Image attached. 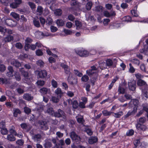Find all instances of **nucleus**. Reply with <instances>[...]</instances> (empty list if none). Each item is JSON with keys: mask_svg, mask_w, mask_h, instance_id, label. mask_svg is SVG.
I'll return each mask as SVG.
<instances>
[{"mask_svg": "<svg viewBox=\"0 0 148 148\" xmlns=\"http://www.w3.org/2000/svg\"><path fill=\"white\" fill-rule=\"evenodd\" d=\"M74 73L75 75L79 77H81L83 75L80 72L78 71L75 69L74 70Z\"/></svg>", "mask_w": 148, "mask_h": 148, "instance_id": "obj_46", "label": "nucleus"}, {"mask_svg": "<svg viewBox=\"0 0 148 148\" xmlns=\"http://www.w3.org/2000/svg\"><path fill=\"white\" fill-rule=\"evenodd\" d=\"M70 4L71 5L77 6H79L80 4L78 1L75 0H72L71 1Z\"/></svg>", "mask_w": 148, "mask_h": 148, "instance_id": "obj_49", "label": "nucleus"}, {"mask_svg": "<svg viewBox=\"0 0 148 148\" xmlns=\"http://www.w3.org/2000/svg\"><path fill=\"white\" fill-rule=\"evenodd\" d=\"M39 91L42 95H45L49 93L50 90L46 88L43 87L40 89Z\"/></svg>", "mask_w": 148, "mask_h": 148, "instance_id": "obj_17", "label": "nucleus"}, {"mask_svg": "<svg viewBox=\"0 0 148 148\" xmlns=\"http://www.w3.org/2000/svg\"><path fill=\"white\" fill-rule=\"evenodd\" d=\"M18 5L14 1L11 3L10 5V6L12 8H15L18 7Z\"/></svg>", "mask_w": 148, "mask_h": 148, "instance_id": "obj_61", "label": "nucleus"}, {"mask_svg": "<svg viewBox=\"0 0 148 148\" xmlns=\"http://www.w3.org/2000/svg\"><path fill=\"white\" fill-rule=\"evenodd\" d=\"M24 87L23 86H21L20 87H18L16 89V90L18 93L22 94L24 93Z\"/></svg>", "mask_w": 148, "mask_h": 148, "instance_id": "obj_35", "label": "nucleus"}, {"mask_svg": "<svg viewBox=\"0 0 148 148\" xmlns=\"http://www.w3.org/2000/svg\"><path fill=\"white\" fill-rule=\"evenodd\" d=\"M137 84L138 86H142L147 85L145 82L140 79H139L138 80L137 82Z\"/></svg>", "mask_w": 148, "mask_h": 148, "instance_id": "obj_29", "label": "nucleus"}, {"mask_svg": "<svg viewBox=\"0 0 148 148\" xmlns=\"http://www.w3.org/2000/svg\"><path fill=\"white\" fill-rule=\"evenodd\" d=\"M37 72H38V75L40 78H44L47 76V73L45 70H41Z\"/></svg>", "mask_w": 148, "mask_h": 148, "instance_id": "obj_12", "label": "nucleus"}, {"mask_svg": "<svg viewBox=\"0 0 148 148\" xmlns=\"http://www.w3.org/2000/svg\"><path fill=\"white\" fill-rule=\"evenodd\" d=\"M114 115L113 116L116 118H118L123 115V112L122 111H120L117 113H114Z\"/></svg>", "mask_w": 148, "mask_h": 148, "instance_id": "obj_34", "label": "nucleus"}, {"mask_svg": "<svg viewBox=\"0 0 148 148\" xmlns=\"http://www.w3.org/2000/svg\"><path fill=\"white\" fill-rule=\"evenodd\" d=\"M21 112L20 110L18 108H14L13 110V114L14 116L17 117L18 114H20Z\"/></svg>", "mask_w": 148, "mask_h": 148, "instance_id": "obj_27", "label": "nucleus"}, {"mask_svg": "<svg viewBox=\"0 0 148 148\" xmlns=\"http://www.w3.org/2000/svg\"><path fill=\"white\" fill-rule=\"evenodd\" d=\"M76 53L81 57H86L88 56V52L86 50H76Z\"/></svg>", "mask_w": 148, "mask_h": 148, "instance_id": "obj_4", "label": "nucleus"}, {"mask_svg": "<svg viewBox=\"0 0 148 148\" xmlns=\"http://www.w3.org/2000/svg\"><path fill=\"white\" fill-rule=\"evenodd\" d=\"M70 136L71 139L73 140L80 141L81 138L74 131L71 132L70 134Z\"/></svg>", "mask_w": 148, "mask_h": 148, "instance_id": "obj_2", "label": "nucleus"}, {"mask_svg": "<svg viewBox=\"0 0 148 148\" xmlns=\"http://www.w3.org/2000/svg\"><path fill=\"white\" fill-rule=\"evenodd\" d=\"M7 139L10 141H13L15 140V137L12 134H8L7 135Z\"/></svg>", "mask_w": 148, "mask_h": 148, "instance_id": "obj_30", "label": "nucleus"}, {"mask_svg": "<svg viewBox=\"0 0 148 148\" xmlns=\"http://www.w3.org/2000/svg\"><path fill=\"white\" fill-rule=\"evenodd\" d=\"M36 55L38 56H42L43 54V53L42 51L40 49H38L36 51Z\"/></svg>", "mask_w": 148, "mask_h": 148, "instance_id": "obj_59", "label": "nucleus"}, {"mask_svg": "<svg viewBox=\"0 0 148 148\" xmlns=\"http://www.w3.org/2000/svg\"><path fill=\"white\" fill-rule=\"evenodd\" d=\"M32 41V40L29 37H27L25 41V49L26 51H28L29 47L30 45L29 43H31Z\"/></svg>", "mask_w": 148, "mask_h": 148, "instance_id": "obj_8", "label": "nucleus"}, {"mask_svg": "<svg viewBox=\"0 0 148 148\" xmlns=\"http://www.w3.org/2000/svg\"><path fill=\"white\" fill-rule=\"evenodd\" d=\"M13 37L10 35H9L6 37L4 39L5 42H9L13 40Z\"/></svg>", "mask_w": 148, "mask_h": 148, "instance_id": "obj_37", "label": "nucleus"}, {"mask_svg": "<svg viewBox=\"0 0 148 148\" xmlns=\"http://www.w3.org/2000/svg\"><path fill=\"white\" fill-rule=\"evenodd\" d=\"M41 138V136L40 134H37L34 135L32 136V139L36 143H38L40 142Z\"/></svg>", "mask_w": 148, "mask_h": 148, "instance_id": "obj_16", "label": "nucleus"}, {"mask_svg": "<svg viewBox=\"0 0 148 148\" xmlns=\"http://www.w3.org/2000/svg\"><path fill=\"white\" fill-rule=\"evenodd\" d=\"M24 111L27 114L30 113L31 111V110L27 107H25L24 108Z\"/></svg>", "mask_w": 148, "mask_h": 148, "instance_id": "obj_63", "label": "nucleus"}, {"mask_svg": "<svg viewBox=\"0 0 148 148\" xmlns=\"http://www.w3.org/2000/svg\"><path fill=\"white\" fill-rule=\"evenodd\" d=\"M72 106L73 108L75 109L77 108L78 106V104L77 101L76 100L74 101L72 103Z\"/></svg>", "mask_w": 148, "mask_h": 148, "instance_id": "obj_53", "label": "nucleus"}, {"mask_svg": "<svg viewBox=\"0 0 148 148\" xmlns=\"http://www.w3.org/2000/svg\"><path fill=\"white\" fill-rule=\"evenodd\" d=\"M68 80L69 83L71 85L76 84L77 83V80L74 77L69 76L68 78Z\"/></svg>", "mask_w": 148, "mask_h": 148, "instance_id": "obj_10", "label": "nucleus"}, {"mask_svg": "<svg viewBox=\"0 0 148 148\" xmlns=\"http://www.w3.org/2000/svg\"><path fill=\"white\" fill-rule=\"evenodd\" d=\"M106 63L107 67H110L113 65V62L112 60L109 58H108L106 60Z\"/></svg>", "mask_w": 148, "mask_h": 148, "instance_id": "obj_24", "label": "nucleus"}, {"mask_svg": "<svg viewBox=\"0 0 148 148\" xmlns=\"http://www.w3.org/2000/svg\"><path fill=\"white\" fill-rule=\"evenodd\" d=\"M143 111H145L147 113H148V106L147 104H144L142 105Z\"/></svg>", "mask_w": 148, "mask_h": 148, "instance_id": "obj_55", "label": "nucleus"}, {"mask_svg": "<svg viewBox=\"0 0 148 148\" xmlns=\"http://www.w3.org/2000/svg\"><path fill=\"white\" fill-rule=\"evenodd\" d=\"M118 92H119V94H123L125 92V89L122 87L119 86L118 89Z\"/></svg>", "mask_w": 148, "mask_h": 148, "instance_id": "obj_45", "label": "nucleus"}, {"mask_svg": "<svg viewBox=\"0 0 148 148\" xmlns=\"http://www.w3.org/2000/svg\"><path fill=\"white\" fill-rule=\"evenodd\" d=\"M75 25L77 29H80L82 26L81 22L78 21H75Z\"/></svg>", "mask_w": 148, "mask_h": 148, "instance_id": "obj_50", "label": "nucleus"}, {"mask_svg": "<svg viewBox=\"0 0 148 148\" xmlns=\"http://www.w3.org/2000/svg\"><path fill=\"white\" fill-rule=\"evenodd\" d=\"M92 5V3L90 1L88 2L86 4V8L87 10H90L91 8Z\"/></svg>", "mask_w": 148, "mask_h": 148, "instance_id": "obj_51", "label": "nucleus"}, {"mask_svg": "<svg viewBox=\"0 0 148 148\" xmlns=\"http://www.w3.org/2000/svg\"><path fill=\"white\" fill-rule=\"evenodd\" d=\"M8 71L6 73V75L8 77H12L13 76V73L14 72L13 68L11 66H9L7 68Z\"/></svg>", "mask_w": 148, "mask_h": 148, "instance_id": "obj_13", "label": "nucleus"}, {"mask_svg": "<svg viewBox=\"0 0 148 148\" xmlns=\"http://www.w3.org/2000/svg\"><path fill=\"white\" fill-rule=\"evenodd\" d=\"M11 15L14 18L17 20H19L20 19L19 16L15 12H12L11 13Z\"/></svg>", "mask_w": 148, "mask_h": 148, "instance_id": "obj_36", "label": "nucleus"}, {"mask_svg": "<svg viewBox=\"0 0 148 148\" xmlns=\"http://www.w3.org/2000/svg\"><path fill=\"white\" fill-rule=\"evenodd\" d=\"M52 145L51 143L49 141H46L44 144V146L45 148H50Z\"/></svg>", "mask_w": 148, "mask_h": 148, "instance_id": "obj_41", "label": "nucleus"}, {"mask_svg": "<svg viewBox=\"0 0 148 148\" xmlns=\"http://www.w3.org/2000/svg\"><path fill=\"white\" fill-rule=\"evenodd\" d=\"M62 13V10L60 9H57L54 11V14L56 16H60L61 15Z\"/></svg>", "mask_w": 148, "mask_h": 148, "instance_id": "obj_38", "label": "nucleus"}, {"mask_svg": "<svg viewBox=\"0 0 148 148\" xmlns=\"http://www.w3.org/2000/svg\"><path fill=\"white\" fill-rule=\"evenodd\" d=\"M54 93L56 96L60 98H61L64 94V92L62 91L61 89L59 88H57L55 90Z\"/></svg>", "mask_w": 148, "mask_h": 148, "instance_id": "obj_11", "label": "nucleus"}, {"mask_svg": "<svg viewBox=\"0 0 148 148\" xmlns=\"http://www.w3.org/2000/svg\"><path fill=\"white\" fill-rule=\"evenodd\" d=\"M51 84L54 88H56L57 87L58 84L57 82L54 79H53L51 81Z\"/></svg>", "mask_w": 148, "mask_h": 148, "instance_id": "obj_64", "label": "nucleus"}, {"mask_svg": "<svg viewBox=\"0 0 148 148\" xmlns=\"http://www.w3.org/2000/svg\"><path fill=\"white\" fill-rule=\"evenodd\" d=\"M103 10V8L101 6H96L95 8V10L97 12H102Z\"/></svg>", "mask_w": 148, "mask_h": 148, "instance_id": "obj_42", "label": "nucleus"}, {"mask_svg": "<svg viewBox=\"0 0 148 148\" xmlns=\"http://www.w3.org/2000/svg\"><path fill=\"white\" fill-rule=\"evenodd\" d=\"M98 140V138L96 137H90L88 140L89 143L91 144H92L96 143Z\"/></svg>", "mask_w": 148, "mask_h": 148, "instance_id": "obj_25", "label": "nucleus"}, {"mask_svg": "<svg viewBox=\"0 0 148 148\" xmlns=\"http://www.w3.org/2000/svg\"><path fill=\"white\" fill-rule=\"evenodd\" d=\"M9 132L11 134H14L15 136L17 135L15 130V128L14 126H13L12 128L10 129Z\"/></svg>", "mask_w": 148, "mask_h": 148, "instance_id": "obj_47", "label": "nucleus"}, {"mask_svg": "<svg viewBox=\"0 0 148 148\" xmlns=\"http://www.w3.org/2000/svg\"><path fill=\"white\" fill-rule=\"evenodd\" d=\"M142 94L146 98H148V92L145 90L142 89Z\"/></svg>", "mask_w": 148, "mask_h": 148, "instance_id": "obj_62", "label": "nucleus"}, {"mask_svg": "<svg viewBox=\"0 0 148 148\" xmlns=\"http://www.w3.org/2000/svg\"><path fill=\"white\" fill-rule=\"evenodd\" d=\"M99 66L101 70L107 68L106 63L103 61H100L98 62Z\"/></svg>", "mask_w": 148, "mask_h": 148, "instance_id": "obj_18", "label": "nucleus"}, {"mask_svg": "<svg viewBox=\"0 0 148 148\" xmlns=\"http://www.w3.org/2000/svg\"><path fill=\"white\" fill-rule=\"evenodd\" d=\"M14 75L16 80L19 81L21 80V75L18 72H15Z\"/></svg>", "mask_w": 148, "mask_h": 148, "instance_id": "obj_32", "label": "nucleus"}, {"mask_svg": "<svg viewBox=\"0 0 148 148\" xmlns=\"http://www.w3.org/2000/svg\"><path fill=\"white\" fill-rule=\"evenodd\" d=\"M146 121V119L145 117H141L138 120L137 123L143 124L145 123Z\"/></svg>", "mask_w": 148, "mask_h": 148, "instance_id": "obj_39", "label": "nucleus"}, {"mask_svg": "<svg viewBox=\"0 0 148 148\" xmlns=\"http://www.w3.org/2000/svg\"><path fill=\"white\" fill-rule=\"evenodd\" d=\"M21 127L23 130H25L27 131L29 130L31 128L29 127V125L26 123H23L21 124Z\"/></svg>", "mask_w": 148, "mask_h": 148, "instance_id": "obj_28", "label": "nucleus"}, {"mask_svg": "<svg viewBox=\"0 0 148 148\" xmlns=\"http://www.w3.org/2000/svg\"><path fill=\"white\" fill-rule=\"evenodd\" d=\"M43 10V9L41 6H38L37 8L36 11L40 15L42 13Z\"/></svg>", "mask_w": 148, "mask_h": 148, "instance_id": "obj_43", "label": "nucleus"}, {"mask_svg": "<svg viewBox=\"0 0 148 148\" xmlns=\"http://www.w3.org/2000/svg\"><path fill=\"white\" fill-rule=\"evenodd\" d=\"M53 22L52 19L50 17H48L47 18L46 21V23L47 25H51L52 24Z\"/></svg>", "mask_w": 148, "mask_h": 148, "instance_id": "obj_52", "label": "nucleus"}, {"mask_svg": "<svg viewBox=\"0 0 148 148\" xmlns=\"http://www.w3.org/2000/svg\"><path fill=\"white\" fill-rule=\"evenodd\" d=\"M1 132L3 135H6L8 133V131L7 129L5 128L1 129Z\"/></svg>", "mask_w": 148, "mask_h": 148, "instance_id": "obj_58", "label": "nucleus"}, {"mask_svg": "<svg viewBox=\"0 0 148 148\" xmlns=\"http://www.w3.org/2000/svg\"><path fill=\"white\" fill-rule=\"evenodd\" d=\"M129 65L130 67L129 69V72L131 73H134L135 71V69L132 66V64L131 63L129 64Z\"/></svg>", "mask_w": 148, "mask_h": 148, "instance_id": "obj_57", "label": "nucleus"}, {"mask_svg": "<svg viewBox=\"0 0 148 148\" xmlns=\"http://www.w3.org/2000/svg\"><path fill=\"white\" fill-rule=\"evenodd\" d=\"M136 127L138 130L143 131H145L147 129V127L145 125L140 123L136 124Z\"/></svg>", "mask_w": 148, "mask_h": 148, "instance_id": "obj_15", "label": "nucleus"}, {"mask_svg": "<svg viewBox=\"0 0 148 148\" xmlns=\"http://www.w3.org/2000/svg\"><path fill=\"white\" fill-rule=\"evenodd\" d=\"M33 23L34 25L36 27H40V25L38 17L34 18Z\"/></svg>", "mask_w": 148, "mask_h": 148, "instance_id": "obj_23", "label": "nucleus"}, {"mask_svg": "<svg viewBox=\"0 0 148 148\" xmlns=\"http://www.w3.org/2000/svg\"><path fill=\"white\" fill-rule=\"evenodd\" d=\"M112 113H113L111 112H109L106 110H104L102 111V113L105 116H110Z\"/></svg>", "mask_w": 148, "mask_h": 148, "instance_id": "obj_44", "label": "nucleus"}, {"mask_svg": "<svg viewBox=\"0 0 148 148\" xmlns=\"http://www.w3.org/2000/svg\"><path fill=\"white\" fill-rule=\"evenodd\" d=\"M128 86L129 89L132 91H134L136 88V83L135 81L128 82Z\"/></svg>", "mask_w": 148, "mask_h": 148, "instance_id": "obj_7", "label": "nucleus"}, {"mask_svg": "<svg viewBox=\"0 0 148 148\" xmlns=\"http://www.w3.org/2000/svg\"><path fill=\"white\" fill-rule=\"evenodd\" d=\"M132 103H133L134 105L135 106L134 108L136 107L137 109V107L139 104V101L136 99H134L132 100L130 102L128 103L130 107H132Z\"/></svg>", "mask_w": 148, "mask_h": 148, "instance_id": "obj_14", "label": "nucleus"}, {"mask_svg": "<svg viewBox=\"0 0 148 148\" xmlns=\"http://www.w3.org/2000/svg\"><path fill=\"white\" fill-rule=\"evenodd\" d=\"M36 63L38 65L40 66V67H43L44 64V63L41 60H38L36 62Z\"/></svg>", "mask_w": 148, "mask_h": 148, "instance_id": "obj_54", "label": "nucleus"}, {"mask_svg": "<svg viewBox=\"0 0 148 148\" xmlns=\"http://www.w3.org/2000/svg\"><path fill=\"white\" fill-rule=\"evenodd\" d=\"M15 22L10 19H7L5 21V23L7 25L10 26H14L16 25L14 24Z\"/></svg>", "mask_w": 148, "mask_h": 148, "instance_id": "obj_26", "label": "nucleus"}, {"mask_svg": "<svg viewBox=\"0 0 148 148\" xmlns=\"http://www.w3.org/2000/svg\"><path fill=\"white\" fill-rule=\"evenodd\" d=\"M89 79V77L87 75H84L81 78L82 81L84 82H87Z\"/></svg>", "mask_w": 148, "mask_h": 148, "instance_id": "obj_56", "label": "nucleus"}, {"mask_svg": "<svg viewBox=\"0 0 148 148\" xmlns=\"http://www.w3.org/2000/svg\"><path fill=\"white\" fill-rule=\"evenodd\" d=\"M64 113L62 110L59 109L56 112H54L53 116L57 118H61L62 117V115L64 114Z\"/></svg>", "mask_w": 148, "mask_h": 148, "instance_id": "obj_9", "label": "nucleus"}, {"mask_svg": "<svg viewBox=\"0 0 148 148\" xmlns=\"http://www.w3.org/2000/svg\"><path fill=\"white\" fill-rule=\"evenodd\" d=\"M76 118L77 122L81 124H83L84 122V120L83 119V116H80L78 117L76 116Z\"/></svg>", "mask_w": 148, "mask_h": 148, "instance_id": "obj_31", "label": "nucleus"}, {"mask_svg": "<svg viewBox=\"0 0 148 148\" xmlns=\"http://www.w3.org/2000/svg\"><path fill=\"white\" fill-rule=\"evenodd\" d=\"M23 98L28 101H30L33 99V96L29 93H25L23 95Z\"/></svg>", "mask_w": 148, "mask_h": 148, "instance_id": "obj_19", "label": "nucleus"}, {"mask_svg": "<svg viewBox=\"0 0 148 148\" xmlns=\"http://www.w3.org/2000/svg\"><path fill=\"white\" fill-rule=\"evenodd\" d=\"M7 82L8 80L6 78H0V84H7Z\"/></svg>", "mask_w": 148, "mask_h": 148, "instance_id": "obj_60", "label": "nucleus"}, {"mask_svg": "<svg viewBox=\"0 0 148 148\" xmlns=\"http://www.w3.org/2000/svg\"><path fill=\"white\" fill-rule=\"evenodd\" d=\"M60 98L55 96H52L51 98L52 101L54 103H58L59 101V99Z\"/></svg>", "mask_w": 148, "mask_h": 148, "instance_id": "obj_40", "label": "nucleus"}, {"mask_svg": "<svg viewBox=\"0 0 148 148\" xmlns=\"http://www.w3.org/2000/svg\"><path fill=\"white\" fill-rule=\"evenodd\" d=\"M56 24L58 26H63L64 24V22L61 19H59L56 21Z\"/></svg>", "mask_w": 148, "mask_h": 148, "instance_id": "obj_33", "label": "nucleus"}, {"mask_svg": "<svg viewBox=\"0 0 148 148\" xmlns=\"http://www.w3.org/2000/svg\"><path fill=\"white\" fill-rule=\"evenodd\" d=\"M137 111V109L136 107L134 108L133 110L132 111H129L124 116L122 117V119L125 120L126 118H128L130 115L134 114Z\"/></svg>", "mask_w": 148, "mask_h": 148, "instance_id": "obj_6", "label": "nucleus"}, {"mask_svg": "<svg viewBox=\"0 0 148 148\" xmlns=\"http://www.w3.org/2000/svg\"><path fill=\"white\" fill-rule=\"evenodd\" d=\"M46 107L47 110L45 111V112L53 116L54 112L53 108L50 106V105L49 104H47Z\"/></svg>", "mask_w": 148, "mask_h": 148, "instance_id": "obj_5", "label": "nucleus"}, {"mask_svg": "<svg viewBox=\"0 0 148 148\" xmlns=\"http://www.w3.org/2000/svg\"><path fill=\"white\" fill-rule=\"evenodd\" d=\"M97 68L95 66H92L90 67V69L86 71L87 74L90 77L91 82L93 86L97 79Z\"/></svg>", "mask_w": 148, "mask_h": 148, "instance_id": "obj_1", "label": "nucleus"}, {"mask_svg": "<svg viewBox=\"0 0 148 148\" xmlns=\"http://www.w3.org/2000/svg\"><path fill=\"white\" fill-rule=\"evenodd\" d=\"M11 64L16 67H18L21 66V63L17 60H12L11 62Z\"/></svg>", "mask_w": 148, "mask_h": 148, "instance_id": "obj_21", "label": "nucleus"}, {"mask_svg": "<svg viewBox=\"0 0 148 148\" xmlns=\"http://www.w3.org/2000/svg\"><path fill=\"white\" fill-rule=\"evenodd\" d=\"M38 123L42 130H46L48 129L47 123L46 121H39L38 122Z\"/></svg>", "mask_w": 148, "mask_h": 148, "instance_id": "obj_3", "label": "nucleus"}, {"mask_svg": "<svg viewBox=\"0 0 148 148\" xmlns=\"http://www.w3.org/2000/svg\"><path fill=\"white\" fill-rule=\"evenodd\" d=\"M19 71L24 77H29V73L28 72L24 71L23 68L19 69Z\"/></svg>", "mask_w": 148, "mask_h": 148, "instance_id": "obj_22", "label": "nucleus"}, {"mask_svg": "<svg viewBox=\"0 0 148 148\" xmlns=\"http://www.w3.org/2000/svg\"><path fill=\"white\" fill-rule=\"evenodd\" d=\"M46 2L47 5H50V8L52 10V6L56 3L55 1V0H46Z\"/></svg>", "mask_w": 148, "mask_h": 148, "instance_id": "obj_20", "label": "nucleus"}, {"mask_svg": "<svg viewBox=\"0 0 148 148\" xmlns=\"http://www.w3.org/2000/svg\"><path fill=\"white\" fill-rule=\"evenodd\" d=\"M132 62L133 64L137 66H139L140 63V61L136 58L133 59L132 60Z\"/></svg>", "mask_w": 148, "mask_h": 148, "instance_id": "obj_48", "label": "nucleus"}]
</instances>
